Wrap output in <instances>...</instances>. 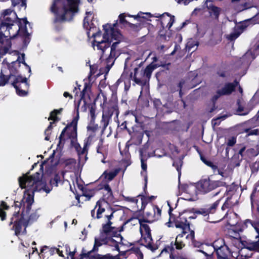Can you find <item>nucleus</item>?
<instances>
[{
	"label": "nucleus",
	"mask_w": 259,
	"mask_h": 259,
	"mask_svg": "<svg viewBox=\"0 0 259 259\" xmlns=\"http://www.w3.org/2000/svg\"><path fill=\"white\" fill-rule=\"evenodd\" d=\"M221 199L218 200L213 203L208 209H200L197 210L195 213L197 214H202L203 216H207L209 213H213L217 207L219 205Z\"/></svg>",
	"instance_id": "21"
},
{
	"label": "nucleus",
	"mask_w": 259,
	"mask_h": 259,
	"mask_svg": "<svg viewBox=\"0 0 259 259\" xmlns=\"http://www.w3.org/2000/svg\"><path fill=\"white\" fill-rule=\"evenodd\" d=\"M239 84L238 82L235 81L233 83H228L225 85L221 90L217 91L216 94L212 97V100L213 103L216 101L220 96L230 94L235 89V87Z\"/></svg>",
	"instance_id": "15"
},
{
	"label": "nucleus",
	"mask_w": 259,
	"mask_h": 259,
	"mask_svg": "<svg viewBox=\"0 0 259 259\" xmlns=\"http://www.w3.org/2000/svg\"><path fill=\"white\" fill-rule=\"evenodd\" d=\"M9 206L5 202H2L0 205V217L2 221L6 219V212L4 211V209H8Z\"/></svg>",
	"instance_id": "31"
},
{
	"label": "nucleus",
	"mask_w": 259,
	"mask_h": 259,
	"mask_svg": "<svg viewBox=\"0 0 259 259\" xmlns=\"http://www.w3.org/2000/svg\"><path fill=\"white\" fill-rule=\"evenodd\" d=\"M195 233L194 231H190L189 234H188L186 238L191 240L194 246L198 249L197 250H201V247L205 243H202L201 242L194 240Z\"/></svg>",
	"instance_id": "25"
},
{
	"label": "nucleus",
	"mask_w": 259,
	"mask_h": 259,
	"mask_svg": "<svg viewBox=\"0 0 259 259\" xmlns=\"http://www.w3.org/2000/svg\"><path fill=\"white\" fill-rule=\"evenodd\" d=\"M3 19L1 24V25H8L13 23H15L16 22L22 21L25 25L27 24L30 25V24L27 21L26 19H23L19 20L16 13L10 9H7L4 11L3 13Z\"/></svg>",
	"instance_id": "13"
},
{
	"label": "nucleus",
	"mask_w": 259,
	"mask_h": 259,
	"mask_svg": "<svg viewBox=\"0 0 259 259\" xmlns=\"http://www.w3.org/2000/svg\"><path fill=\"white\" fill-rule=\"evenodd\" d=\"M61 182L60 178L58 175H56L53 179L51 180L50 183L52 185L58 186V183Z\"/></svg>",
	"instance_id": "45"
},
{
	"label": "nucleus",
	"mask_w": 259,
	"mask_h": 259,
	"mask_svg": "<svg viewBox=\"0 0 259 259\" xmlns=\"http://www.w3.org/2000/svg\"><path fill=\"white\" fill-rule=\"evenodd\" d=\"M87 16L84 17L83 20V26L85 27L87 29H88V26L90 25L89 21L91 20L90 17L92 15V13L91 12H86Z\"/></svg>",
	"instance_id": "34"
},
{
	"label": "nucleus",
	"mask_w": 259,
	"mask_h": 259,
	"mask_svg": "<svg viewBox=\"0 0 259 259\" xmlns=\"http://www.w3.org/2000/svg\"><path fill=\"white\" fill-rule=\"evenodd\" d=\"M246 223L250 224L254 228L258 234L257 236H256V238H258V240L255 242H243L239 239H234L233 241V243L237 249L244 248L250 250L259 252V223H253L249 220H246Z\"/></svg>",
	"instance_id": "10"
},
{
	"label": "nucleus",
	"mask_w": 259,
	"mask_h": 259,
	"mask_svg": "<svg viewBox=\"0 0 259 259\" xmlns=\"http://www.w3.org/2000/svg\"><path fill=\"white\" fill-rule=\"evenodd\" d=\"M243 28H242V26H238L235 29L234 31L232 33H230L228 36V38L230 40H233L236 39L243 32Z\"/></svg>",
	"instance_id": "27"
},
{
	"label": "nucleus",
	"mask_w": 259,
	"mask_h": 259,
	"mask_svg": "<svg viewBox=\"0 0 259 259\" xmlns=\"http://www.w3.org/2000/svg\"><path fill=\"white\" fill-rule=\"evenodd\" d=\"M157 67L156 64L152 63L148 65L144 70H141L147 82L151 77L152 72Z\"/></svg>",
	"instance_id": "23"
},
{
	"label": "nucleus",
	"mask_w": 259,
	"mask_h": 259,
	"mask_svg": "<svg viewBox=\"0 0 259 259\" xmlns=\"http://www.w3.org/2000/svg\"><path fill=\"white\" fill-rule=\"evenodd\" d=\"M117 173L113 171H105L101 176L103 178L108 181H111L116 175Z\"/></svg>",
	"instance_id": "30"
},
{
	"label": "nucleus",
	"mask_w": 259,
	"mask_h": 259,
	"mask_svg": "<svg viewBox=\"0 0 259 259\" xmlns=\"http://www.w3.org/2000/svg\"><path fill=\"white\" fill-rule=\"evenodd\" d=\"M92 2L93 0H88ZM79 0H54L51 10L60 21H70L78 12Z\"/></svg>",
	"instance_id": "3"
},
{
	"label": "nucleus",
	"mask_w": 259,
	"mask_h": 259,
	"mask_svg": "<svg viewBox=\"0 0 259 259\" xmlns=\"http://www.w3.org/2000/svg\"><path fill=\"white\" fill-rule=\"evenodd\" d=\"M125 15L124 14H120L118 18L119 20V24L123 26H125L130 23L125 19Z\"/></svg>",
	"instance_id": "37"
},
{
	"label": "nucleus",
	"mask_w": 259,
	"mask_h": 259,
	"mask_svg": "<svg viewBox=\"0 0 259 259\" xmlns=\"http://www.w3.org/2000/svg\"><path fill=\"white\" fill-rule=\"evenodd\" d=\"M131 222H133L134 224H137L138 223H141L140 221L137 218H132L128 220L126 223H128Z\"/></svg>",
	"instance_id": "58"
},
{
	"label": "nucleus",
	"mask_w": 259,
	"mask_h": 259,
	"mask_svg": "<svg viewBox=\"0 0 259 259\" xmlns=\"http://www.w3.org/2000/svg\"><path fill=\"white\" fill-rule=\"evenodd\" d=\"M140 155H141V167H142V169L144 170V171H145L146 170V168H147V164L146 163H145L144 161V159L143 158V150H141L140 151Z\"/></svg>",
	"instance_id": "48"
},
{
	"label": "nucleus",
	"mask_w": 259,
	"mask_h": 259,
	"mask_svg": "<svg viewBox=\"0 0 259 259\" xmlns=\"http://www.w3.org/2000/svg\"><path fill=\"white\" fill-rule=\"evenodd\" d=\"M245 132L247 133L248 136L259 135V130L258 129H247L245 130Z\"/></svg>",
	"instance_id": "46"
},
{
	"label": "nucleus",
	"mask_w": 259,
	"mask_h": 259,
	"mask_svg": "<svg viewBox=\"0 0 259 259\" xmlns=\"http://www.w3.org/2000/svg\"><path fill=\"white\" fill-rule=\"evenodd\" d=\"M103 189L107 192L110 195L112 193L111 189L109 185H105L103 187Z\"/></svg>",
	"instance_id": "56"
},
{
	"label": "nucleus",
	"mask_w": 259,
	"mask_h": 259,
	"mask_svg": "<svg viewBox=\"0 0 259 259\" xmlns=\"http://www.w3.org/2000/svg\"><path fill=\"white\" fill-rule=\"evenodd\" d=\"M88 257L89 259H120L119 255L113 256L110 254H107L105 255L96 254L93 256H90Z\"/></svg>",
	"instance_id": "28"
},
{
	"label": "nucleus",
	"mask_w": 259,
	"mask_h": 259,
	"mask_svg": "<svg viewBox=\"0 0 259 259\" xmlns=\"http://www.w3.org/2000/svg\"><path fill=\"white\" fill-rule=\"evenodd\" d=\"M236 139L234 137H232L228 140L227 145L229 146H233L236 143Z\"/></svg>",
	"instance_id": "53"
},
{
	"label": "nucleus",
	"mask_w": 259,
	"mask_h": 259,
	"mask_svg": "<svg viewBox=\"0 0 259 259\" xmlns=\"http://www.w3.org/2000/svg\"><path fill=\"white\" fill-rule=\"evenodd\" d=\"M108 206L107 203L105 200L97 201L95 208L97 209L96 218L99 219L102 217V214L106 211V207Z\"/></svg>",
	"instance_id": "20"
},
{
	"label": "nucleus",
	"mask_w": 259,
	"mask_h": 259,
	"mask_svg": "<svg viewBox=\"0 0 259 259\" xmlns=\"http://www.w3.org/2000/svg\"><path fill=\"white\" fill-rule=\"evenodd\" d=\"M164 15H165V14H163L162 17H164ZM165 15H167V19H168V20H167L168 23L166 25V27H167L168 29H169L175 21V17H174V16H170L168 13H165Z\"/></svg>",
	"instance_id": "35"
},
{
	"label": "nucleus",
	"mask_w": 259,
	"mask_h": 259,
	"mask_svg": "<svg viewBox=\"0 0 259 259\" xmlns=\"http://www.w3.org/2000/svg\"><path fill=\"white\" fill-rule=\"evenodd\" d=\"M62 109L60 108L59 110H54L50 113V116L48 118V120H53L54 121L57 120V115L61 113Z\"/></svg>",
	"instance_id": "33"
},
{
	"label": "nucleus",
	"mask_w": 259,
	"mask_h": 259,
	"mask_svg": "<svg viewBox=\"0 0 259 259\" xmlns=\"http://www.w3.org/2000/svg\"><path fill=\"white\" fill-rule=\"evenodd\" d=\"M210 167L213 170L214 174H218L224 177V175H223L224 172L221 170L219 169L217 165H215L213 163H212Z\"/></svg>",
	"instance_id": "44"
},
{
	"label": "nucleus",
	"mask_w": 259,
	"mask_h": 259,
	"mask_svg": "<svg viewBox=\"0 0 259 259\" xmlns=\"http://www.w3.org/2000/svg\"><path fill=\"white\" fill-rule=\"evenodd\" d=\"M159 36L161 41H168L170 37L169 35L166 34L164 30H162L159 31Z\"/></svg>",
	"instance_id": "39"
},
{
	"label": "nucleus",
	"mask_w": 259,
	"mask_h": 259,
	"mask_svg": "<svg viewBox=\"0 0 259 259\" xmlns=\"http://www.w3.org/2000/svg\"><path fill=\"white\" fill-rule=\"evenodd\" d=\"M34 202L31 194H24L21 201H15V211L11 219L10 225L14 224L13 229L16 235L25 233L26 227L36 221L40 215V209L38 208L30 211Z\"/></svg>",
	"instance_id": "1"
},
{
	"label": "nucleus",
	"mask_w": 259,
	"mask_h": 259,
	"mask_svg": "<svg viewBox=\"0 0 259 259\" xmlns=\"http://www.w3.org/2000/svg\"><path fill=\"white\" fill-rule=\"evenodd\" d=\"M49 254L50 255H53V253L55 252H56L59 255V256H63V255L62 254V251H60L59 250V249H58V248H51L49 250Z\"/></svg>",
	"instance_id": "47"
},
{
	"label": "nucleus",
	"mask_w": 259,
	"mask_h": 259,
	"mask_svg": "<svg viewBox=\"0 0 259 259\" xmlns=\"http://www.w3.org/2000/svg\"><path fill=\"white\" fill-rule=\"evenodd\" d=\"M255 56L252 54L251 51H248L241 58V60L245 64L250 63L254 59Z\"/></svg>",
	"instance_id": "29"
},
{
	"label": "nucleus",
	"mask_w": 259,
	"mask_h": 259,
	"mask_svg": "<svg viewBox=\"0 0 259 259\" xmlns=\"http://www.w3.org/2000/svg\"><path fill=\"white\" fill-rule=\"evenodd\" d=\"M48 247L46 246L43 247L41 249V255L40 254H38L40 256V257H41V255H42V253L44 252L45 250L47 249H48Z\"/></svg>",
	"instance_id": "62"
},
{
	"label": "nucleus",
	"mask_w": 259,
	"mask_h": 259,
	"mask_svg": "<svg viewBox=\"0 0 259 259\" xmlns=\"http://www.w3.org/2000/svg\"><path fill=\"white\" fill-rule=\"evenodd\" d=\"M176 2H177L178 3L180 4H184L185 5H187L189 4V1H188V0H175Z\"/></svg>",
	"instance_id": "60"
},
{
	"label": "nucleus",
	"mask_w": 259,
	"mask_h": 259,
	"mask_svg": "<svg viewBox=\"0 0 259 259\" xmlns=\"http://www.w3.org/2000/svg\"><path fill=\"white\" fill-rule=\"evenodd\" d=\"M12 3L14 6L21 3L22 7H26V0H12Z\"/></svg>",
	"instance_id": "49"
},
{
	"label": "nucleus",
	"mask_w": 259,
	"mask_h": 259,
	"mask_svg": "<svg viewBox=\"0 0 259 259\" xmlns=\"http://www.w3.org/2000/svg\"><path fill=\"white\" fill-rule=\"evenodd\" d=\"M53 122H51L49 126L48 127V128L45 130V135H46L45 137V140L49 141L50 139L49 135L51 134V130L52 129V123Z\"/></svg>",
	"instance_id": "40"
},
{
	"label": "nucleus",
	"mask_w": 259,
	"mask_h": 259,
	"mask_svg": "<svg viewBox=\"0 0 259 259\" xmlns=\"http://www.w3.org/2000/svg\"><path fill=\"white\" fill-rule=\"evenodd\" d=\"M185 83V81L184 80H181L179 84L177 86V88L173 91V92H175L176 91H179V95L181 97L183 95L182 93V88L183 85Z\"/></svg>",
	"instance_id": "43"
},
{
	"label": "nucleus",
	"mask_w": 259,
	"mask_h": 259,
	"mask_svg": "<svg viewBox=\"0 0 259 259\" xmlns=\"http://www.w3.org/2000/svg\"><path fill=\"white\" fill-rule=\"evenodd\" d=\"M148 15H149L148 13H143V14H141V15L138 14L137 16H131V15H128V17H133L135 18V19H138V18H141L147 19V17L148 16Z\"/></svg>",
	"instance_id": "51"
},
{
	"label": "nucleus",
	"mask_w": 259,
	"mask_h": 259,
	"mask_svg": "<svg viewBox=\"0 0 259 259\" xmlns=\"http://www.w3.org/2000/svg\"><path fill=\"white\" fill-rule=\"evenodd\" d=\"M88 133H95L98 128V125L94 126H88Z\"/></svg>",
	"instance_id": "50"
},
{
	"label": "nucleus",
	"mask_w": 259,
	"mask_h": 259,
	"mask_svg": "<svg viewBox=\"0 0 259 259\" xmlns=\"http://www.w3.org/2000/svg\"><path fill=\"white\" fill-rule=\"evenodd\" d=\"M198 44L197 41H194L193 40L191 39L188 41L186 45V48L190 51L193 47L198 46Z\"/></svg>",
	"instance_id": "38"
},
{
	"label": "nucleus",
	"mask_w": 259,
	"mask_h": 259,
	"mask_svg": "<svg viewBox=\"0 0 259 259\" xmlns=\"http://www.w3.org/2000/svg\"><path fill=\"white\" fill-rule=\"evenodd\" d=\"M218 243H222V239L214 241V249L218 259H228V254L230 253L229 248L227 245L217 246Z\"/></svg>",
	"instance_id": "18"
},
{
	"label": "nucleus",
	"mask_w": 259,
	"mask_h": 259,
	"mask_svg": "<svg viewBox=\"0 0 259 259\" xmlns=\"http://www.w3.org/2000/svg\"><path fill=\"white\" fill-rule=\"evenodd\" d=\"M141 174L144 176V180L145 182V186L147 183V176L146 175V171L141 172Z\"/></svg>",
	"instance_id": "61"
},
{
	"label": "nucleus",
	"mask_w": 259,
	"mask_h": 259,
	"mask_svg": "<svg viewBox=\"0 0 259 259\" xmlns=\"http://www.w3.org/2000/svg\"><path fill=\"white\" fill-rule=\"evenodd\" d=\"M25 54L22 53L20 56L18 57L17 61H18L19 63H22L24 64L26 66H27L29 69V72H31L30 67L25 63Z\"/></svg>",
	"instance_id": "36"
},
{
	"label": "nucleus",
	"mask_w": 259,
	"mask_h": 259,
	"mask_svg": "<svg viewBox=\"0 0 259 259\" xmlns=\"http://www.w3.org/2000/svg\"><path fill=\"white\" fill-rule=\"evenodd\" d=\"M201 160H202V161L205 164H206L207 166H210L213 163L212 162L210 161H208L206 159H205L204 158H203V157H201Z\"/></svg>",
	"instance_id": "57"
},
{
	"label": "nucleus",
	"mask_w": 259,
	"mask_h": 259,
	"mask_svg": "<svg viewBox=\"0 0 259 259\" xmlns=\"http://www.w3.org/2000/svg\"><path fill=\"white\" fill-rule=\"evenodd\" d=\"M88 137L84 140V144L86 146H89L94 141L95 139L96 134L95 133H88Z\"/></svg>",
	"instance_id": "32"
},
{
	"label": "nucleus",
	"mask_w": 259,
	"mask_h": 259,
	"mask_svg": "<svg viewBox=\"0 0 259 259\" xmlns=\"http://www.w3.org/2000/svg\"><path fill=\"white\" fill-rule=\"evenodd\" d=\"M90 75L94 74L96 73V70L97 69V67L96 65H90Z\"/></svg>",
	"instance_id": "54"
},
{
	"label": "nucleus",
	"mask_w": 259,
	"mask_h": 259,
	"mask_svg": "<svg viewBox=\"0 0 259 259\" xmlns=\"http://www.w3.org/2000/svg\"><path fill=\"white\" fill-rule=\"evenodd\" d=\"M92 36L94 37V40L93 43L94 47H97V49L101 50L102 52V58L105 57V52L107 49H108V43L107 39L104 38V34L101 38V32L100 31L93 33Z\"/></svg>",
	"instance_id": "14"
},
{
	"label": "nucleus",
	"mask_w": 259,
	"mask_h": 259,
	"mask_svg": "<svg viewBox=\"0 0 259 259\" xmlns=\"http://www.w3.org/2000/svg\"><path fill=\"white\" fill-rule=\"evenodd\" d=\"M95 113V109L92 106L90 110V114L92 118H94Z\"/></svg>",
	"instance_id": "59"
},
{
	"label": "nucleus",
	"mask_w": 259,
	"mask_h": 259,
	"mask_svg": "<svg viewBox=\"0 0 259 259\" xmlns=\"http://www.w3.org/2000/svg\"><path fill=\"white\" fill-rule=\"evenodd\" d=\"M207 8L209 10L210 15L213 16L215 19H218L221 11V9L215 6L212 3L207 4Z\"/></svg>",
	"instance_id": "24"
},
{
	"label": "nucleus",
	"mask_w": 259,
	"mask_h": 259,
	"mask_svg": "<svg viewBox=\"0 0 259 259\" xmlns=\"http://www.w3.org/2000/svg\"><path fill=\"white\" fill-rule=\"evenodd\" d=\"M102 96L103 97V107H105V106H109L110 105V104L111 103H115L114 102H110L109 103H107V98L106 97V96L104 95V94L103 93H102Z\"/></svg>",
	"instance_id": "52"
},
{
	"label": "nucleus",
	"mask_w": 259,
	"mask_h": 259,
	"mask_svg": "<svg viewBox=\"0 0 259 259\" xmlns=\"http://www.w3.org/2000/svg\"><path fill=\"white\" fill-rule=\"evenodd\" d=\"M225 185L226 183L222 181H214L208 178L200 180L195 185L189 186L187 191H194L196 194H206L217 188Z\"/></svg>",
	"instance_id": "8"
},
{
	"label": "nucleus",
	"mask_w": 259,
	"mask_h": 259,
	"mask_svg": "<svg viewBox=\"0 0 259 259\" xmlns=\"http://www.w3.org/2000/svg\"><path fill=\"white\" fill-rule=\"evenodd\" d=\"M117 23L112 25L106 24L103 26L104 38L107 39L108 48L110 44L115 40L110 47V54L106 58V62L107 67L109 69L114 64V61L120 54V49L118 47L119 43L123 40V36L121 33L116 29Z\"/></svg>",
	"instance_id": "2"
},
{
	"label": "nucleus",
	"mask_w": 259,
	"mask_h": 259,
	"mask_svg": "<svg viewBox=\"0 0 259 259\" xmlns=\"http://www.w3.org/2000/svg\"><path fill=\"white\" fill-rule=\"evenodd\" d=\"M79 118V113L77 109V115L74 117L71 123V125L67 126L61 132L59 136V143L57 144L58 148L61 149L63 147L65 141V134L67 133L69 138L71 140V145L73 147L77 152L81 150V147L77 142V124Z\"/></svg>",
	"instance_id": "7"
},
{
	"label": "nucleus",
	"mask_w": 259,
	"mask_h": 259,
	"mask_svg": "<svg viewBox=\"0 0 259 259\" xmlns=\"http://www.w3.org/2000/svg\"><path fill=\"white\" fill-rule=\"evenodd\" d=\"M201 249V250H196V251L202 252L206 256H211L215 252L214 242L212 245L205 243L202 246Z\"/></svg>",
	"instance_id": "22"
},
{
	"label": "nucleus",
	"mask_w": 259,
	"mask_h": 259,
	"mask_svg": "<svg viewBox=\"0 0 259 259\" xmlns=\"http://www.w3.org/2000/svg\"><path fill=\"white\" fill-rule=\"evenodd\" d=\"M108 222L106 224L103 225L102 230L100 232V236L95 239V244L94 250H97L96 248L100 246L102 244H109L114 246L116 248L118 246V243H121L124 244L122 242V237L120 235H115V228L111 227L112 222L110 220L113 217V212L110 214H106Z\"/></svg>",
	"instance_id": "4"
},
{
	"label": "nucleus",
	"mask_w": 259,
	"mask_h": 259,
	"mask_svg": "<svg viewBox=\"0 0 259 259\" xmlns=\"http://www.w3.org/2000/svg\"><path fill=\"white\" fill-rule=\"evenodd\" d=\"M229 199L228 198L227 200L226 201V202L224 203L223 206H222V209L223 210H224L226 209V208H228L230 206V204L229 203Z\"/></svg>",
	"instance_id": "55"
},
{
	"label": "nucleus",
	"mask_w": 259,
	"mask_h": 259,
	"mask_svg": "<svg viewBox=\"0 0 259 259\" xmlns=\"http://www.w3.org/2000/svg\"><path fill=\"white\" fill-rule=\"evenodd\" d=\"M24 30L22 28L21 22H16L15 23L8 25H0L1 33H3L4 35L9 37L10 38H15L19 33L21 34Z\"/></svg>",
	"instance_id": "12"
},
{
	"label": "nucleus",
	"mask_w": 259,
	"mask_h": 259,
	"mask_svg": "<svg viewBox=\"0 0 259 259\" xmlns=\"http://www.w3.org/2000/svg\"><path fill=\"white\" fill-rule=\"evenodd\" d=\"M115 114V118H117L119 111L116 103H111L109 106L103 107L101 124L103 126V131L105 130L111 120V117Z\"/></svg>",
	"instance_id": "11"
},
{
	"label": "nucleus",
	"mask_w": 259,
	"mask_h": 259,
	"mask_svg": "<svg viewBox=\"0 0 259 259\" xmlns=\"http://www.w3.org/2000/svg\"><path fill=\"white\" fill-rule=\"evenodd\" d=\"M140 231L142 234L145 233V235L147 236L146 238H145V242L146 243L145 246L147 248L150 249L152 252H154L157 249V248L153 247L151 243L152 239L150 234V229L149 226L146 224H144L141 222Z\"/></svg>",
	"instance_id": "17"
},
{
	"label": "nucleus",
	"mask_w": 259,
	"mask_h": 259,
	"mask_svg": "<svg viewBox=\"0 0 259 259\" xmlns=\"http://www.w3.org/2000/svg\"><path fill=\"white\" fill-rule=\"evenodd\" d=\"M27 78L21 75L10 74L9 76L0 73V87L4 86L8 82H10L15 88L17 94L19 96H26L27 95V90L29 83Z\"/></svg>",
	"instance_id": "6"
},
{
	"label": "nucleus",
	"mask_w": 259,
	"mask_h": 259,
	"mask_svg": "<svg viewBox=\"0 0 259 259\" xmlns=\"http://www.w3.org/2000/svg\"><path fill=\"white\" fill-rule=\"evenodd\" d=\"M26 25H25L24 30L22 32V33L21 34V35H23V36H24L25 37L24 40V42L25 45H27V44H28L29 42V33L26 30Z\"/></svg>",
	"instance_id": "41"
},
{
	"label": "nucleus",
	"mask_w": 259,
	"mask_h": 259,
	"mask_svg": "<svg viewBox=\"0 0 259 259\" xmlns=\"http://www.w3.org/2000/svg\"><path fill=\"white\" fill-rule=\"evenodd\" d=\"M133 80L137 84L141 86H144L147 83L142 70L137 68H136L134 69Z\"/></svg>",
	"instance_id": "19"
},
{
	"label": "nucleus",
	"mask_w": 259,
	"mask_h": 259,
	"mask_svg": "<svg viewBox=\"0 0 259 259\" xmlns=\"http://www.w3.org/2000/svg\"><path fill=\"white\" fill-rule=\"evenodd\" d=\"M175 226L177 228H181L183 230L182 233L179 234L177 236L175 243L174 244L171 242L169 245L166 246L161 250V254L164 252H170V254L172 255L171 252L172 251L174 250V246H176V248L177 249H181L184 247L185 244L183 243V241L181 240L180 238L183 237V236L187 233V230L190 232L191 230L190 229L189 223L186 220H185L184 222L177 221L175 222Z\"/></svg>",
	"instance_id": "9"
},
{
	"label": "nucleus",
	"mask_w": 259,
	"mask_h": 259,
	"mask_svg": "<svg viewBox=\"0 0 259 259\" xmlns=\"http://www.w3.org/2000/svg\"><path fill=\"white\" fill-rule=\"evenodd\" d=\"M29 174L28 172L24 174L18 179L20 186L26 189L24 194H31L33 197L35 192L42 190L47 194L51 192V189L41 183L42 175L40 173L36 172L32 176H29Z\"/></svg>",
	"instance_id": "5"
},
{
	"label": "nucleus",
	"mask_w": 259,
	"mask_h": 259,
	"mask_svg": "<svg viewBox=\"0 0 259 259\" xmlns=\"http://www.w3.org/2000/svg\"><path fill=\"white\" fill-rule=\"evenodd\" d=\"M173 166L176 167L179 172V176L181 175V168L182 165V161L181 159H179L178 161H175L172 164Z\"/></svg>",
	"instance_id": "42"
},
{
	"label": "nucleus",
	"mask_w": 259,
	"mask_h": 259,
	"mask_svg": "<svg viewBox=\"0 0 259 259\" xmlns=\"http://www.w3.org/2000/svg\"><path fill=\"white\" fill-rule=\"evenodd\" d=\"M161 210L156 206H151L150 209L145 213V222L152 223L158 220L161 216Z\"/></svg>",
	"instance_id": "16"
},
{
	"label": "nucleus",
	"mask_w": 259,
	"mask_h": 259,
	"mask_svg": "<svg viewBox=\"0 0 259 259\" xmlns=\"http://www.w3.org/2000/svg\"><path fill=\"white\" fill-rule=\"evenodd\" d=\"M88 146H86L85 144H84L83 148L82 149L81 148V150L77 152L79 162H82L84 158L85 159L84 161L87 160V154L88 152Z\"/></svg>",
	"instance_id": "26"
},
{
	"label": "nucleus",
	"mask_w": 259,
	"mask_h": 259,
	"mask_svg": "<svg viewBox=\"0 0 259 259\" xmlns=\"http://www.w3.org/2000/svg\"><path fill=\"white\" fill-rule=\"evenodd\" d=\"M63 95L65 98L69 97L70 98H72V96L68 92H64Z\"/></svg>",
	"instance_id": "64"
},
{
	"label": "nucleus",
	"mask_w": 259,
	"mask_h": 259,
	"mask_svg": "<svg viewBox=\"0 0 259 259\" xmlns=\"http://www.w3.org/2000/svg\"><path fill=\"white\" fill-rule=\"evenodd\" d=\"M153 156L157 157H158V158H160V157H162V155H158V154H156V153H155V152H153L151 154H150V155H149V156H150H150Z\"/></svg>",
	"instance_id": "63"
}]
</instances>
